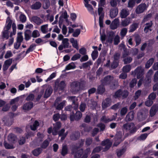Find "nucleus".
<instances>
[{"mask_svg":"<svg viewBox=\"0 0 158 158\" xmlns=\"http://www.w3.org/2000/svg\"><path fill=\"white\" fill-rule=\"evenodd\" d=\"M6 22L7 24L5 25L2 32L1 36L3 40L8 39L9 37V30L11 27L12 23V20L9 17L7 18Z\"/></svg>","mask_w":158,"mask_h":158,"instance_id":"1","label":"nucleus"},{"mask_svg":"<svg viewBox=\"0 0 158 158\" xmlns=\"http://www.w3.org/2000/svg\"><path fill=\"white\" fill-rule=\"evenodd\" d=\"M129 92L127 90L122 91L121 89H119L116 91L113 97L115 98H118L122 97L123 98H126L128 96Z\"/></svg>","mask_w":158,"mask_h":158,"instance_id":"2","label":"nucleus"},{"mask_svg":"<svg viewBox=\"0 0 158 158\" xmlns=\"http://www.w3.org/2000/svg\"><path fill=\"white\" fill-rule=\"evenodd\" d=\"M82 113L79 111H76L75 114L72 111L71 112L69 117L71 122H73L74 120L78 121L80 120L82 116Z\"/></svg>","mask_w":158,"mask_h":158,"instance_id":"3","label":"nucleus"},{"mask_svg":"<svg viewBox=\"0 0 158 158\" xmlns=\"http://www.w3.org/2000/svg\"><path fill=\"white\" fill-rule=\"evenodd\" d=\"M144 70L142 69L141 66H138L135 69L134 71L131 72V74L135 76H137L138 79L141 78L144 74Z\"/></svg>","mask_w":158,"mask_h":158,"instance_id":"4","label":"nucleus"},{"mask_svg":"<svg viewBox=\"0 0 158 158\" xmlns=\"http://www.w3.org/2000/svg\"><path fill=\"white\" fill-rule=\"evenodd\" d=\"M114 80V77L111 75H107L101 80L102 84L104 85H110Z\"/></svg>","mask_w":158,"mask_h":158,"instance_id":"5","label":"nucleus"},{"mask_svg":"<svg viewBox=\"0 0 158 158\" xmlns=\"http://www.w3.org/2000/svg\"><path fill=\"white\" fill-rule=\"evenodd\" d=\"M66 86L65 82L64 81H61L59 83L57 84L56 83L54 89L55 91H63Z\"/></svg>","mask_w":158,"mask_h":158,"instance_id":"6","label":"nucleus"},{"mask_svg":"<svg viewBox=\"0 0 158 158\" xmlns=\"http://www.w3.org/2000/svg\"><path fill=\"white\" fill-rule=\"evenodd\" d=\"M148 6L145 3H142L139 5L136 8L135 11L137 14H140L143 13L147 10Z\"/></svg>","mask_w":158,"mask_h":158,"instance_id":"7","label":"nucleus"},{"mask_svg":"<svg viewBox=\"0 0 158 158\" xmlns=\"http://www.w3.org/2000/svg\"><path fill=\"white\" fill-rule=\"evenodd\" d=\"M101 144L102 146L105 147L104 149V151L108 150L111 147L112 144V143L110 142L109 139L103 140L101 143Z\"/></svg>","mask_w":158,"mask_h":158,"instance_id":"8","label":"nucleus"},{"mask_svg":"<svg viewBox=\"0 0 158 158\" xmlns=\"http://www.w3.org/2000/svg\"><path fill=\"white\" fill-rule=\"evenodd\" d=\"M54 127L52 129V134L55 135H57L58 130L61 126V123L59 122H56L55 124H54Z\"/></svg>","mask_w":158,"mask_h":158,"instance_id":"9","label":"nucleus"},{"mask_svg":"<svg viewBox=\"0 0 158 158\" xmlns=\"http://www.w3.org/2000/svg\"><path fill=\"white\" fill-rule=\"evenodd\" d=\"M80 136V134L78 131L73 132L71 135L70 139L72 140H76L78 139Z\"/></svg>","mask_w":158,"mask_h":158,"instance_id":"10","label":"nucleus"},{"mask_svg":"<svg viewBox=\"0 0 158 158\" xmlns=\"http://www.w3.org/2000/svg\"><path fill=\"white\" fill-rule=\"evenodd\" d=\"M119 20L118 19H115L110 24V28L112 30H115L117 28L119 25Z\"/></svg>","mask_w":158,"mask_h":158,"instance_id":"11","label":"nucleus"},{"mask_svg":"<svg viewBox=\"0 0 158 158\" xmlns=\"http://www.w3.org/2000/svg\"><path fill=\"white\" fill-rule=\"evenodd\" d=\"M158 109L157 105H153L151 107L150 110V114L151 117L154 116L156 113Z\"/></svg>","mask_w":158,"mask_h":158,"instance_id":"12","label":"nucleus"},{"mask_svg":"<svg viewBox=\"0 0 158 158\" xmlns=\"http://www.w3.org/2000/svg\"><path fill=\"white\" fill-rule=\"evenodd\" d=\"M111 99L109 98H106L105 100L102 102V107L103 109H104L110 105Z\"/></svg>","mask_w":158,"mask_h":158,"instance_id":"13","label":"nucleus"},{"mask_svg":"<svg viewBox=\"0 0 158 158\" xmlns=\"http://www.w3.org/2000/svg\"><path fill=\"white\" fill-rule=\"evenodd\" d=\"M110 15L111 18L115 17L118 13V10L117 8L111 9L110 10Z\"/></svg>","mask_w":158,"mask_h":158,"instance_id":"14","label":"nucleus"},{"mask_svg":"<svg viewBox=\"0 0 158 158\" xmlns=\"http://www.w3.org/2000/svg\"><path fill=\"white\" fill-rule=\"evenodd\" d=\"M131 23V18L129 17L126 18L121 20L120 25L121 27H126L127 26Z\"/></svg>","mask_w":158,"mask_h":158,"instance_id":"15","label":"nucleus"},{"mask_svg":"<svg viewBox=\"0 0 158 158\" xmlns=\"http://www.w3.org/2000/svg\"><path fill=\"white\" fill-rule=\"evenodd\" d=\"M33 103L32 102H29L24 104L23 106V109L24 110H30L33 107Z\"/></svg>","mask_w":158,"mask_h":158,"instance_id":"16","label":"nucleus"},{"mask_svg":"<svg viewBox=\"0 0 158 158\" xmlns=\"http://www.w3.org/2000/svg\"><path fill=\"white\" fill-rule=\"evenodd\" d=\"M153 25V23L152 21H151L150 22L146 23L145 24L146 26L144 29V31L146 33H147L149 31H151L152 29L151 28Z\"/></svg>","mask_w":158,"mask_h":158,"instance_id":"17","label":"nucleus"},{"mask_svg":"<svg viewBox=\"0 0 158 158\" xmlns=\"http://www.w3.org/2000/svg\"><path fill=\"white\" fill-rule=\"evenodd\" d=\"M16 136L12 133L10 134L8 136V141L10 143H15L16 142Z\"/></svg>","mask_w":158,"mask_h":158,"instance_id":"18","label":"nucleus"},{"mask_svg":"<svg viewBox=\"0 0 158 158\" xmlns=\"http://www.w3.org/2000/svg\"><path fill=\"white\" fill-rule=\"evenodd\" d=\"M32 21L37 25H40L43 22V20L37 16H34L32 17Z\"/></svg>","mask_w":158,"mask_h":158,"instance_id":"19","label":"nucleus"},{"mask_svg":"<svg viewBox=\"0 0 158 158\" xmlns=\"http://www.w3.org/2000/svg\"><path fill=\"white\" fill-rule=\"evenodd\" d=\"M52 92V88H47L45 91L44 98H47L49 97Z\"/></svg>","mask_w":158,"mask_h":158,"instance_id":"20","label":"nucleus"},{"mask_svg":"<svg viewBox=\"0 0 158 158\" xmlns=\"http://www.w3.org/2000/svg\"><path fill=\"white\" fill-rule=\"evenodd\" d=\"M134 124L133 123H126L124 124L123 126V130H125L127 131H130L131 129L132 126L134 127Z\"/></svg>","mask_w":158,"mask_h":158,"instance_id":"21","label":"nucleus"},{"mask_svg":"<svg viewBox=\"0 0 158 158\" xmlns=\"http://www.w3.org/2000/svg\"><path fill=\"white\" fill-rule=\"evenodd\" d=\"M75 98L76 97L74 96H70L69 98V99L72 102V105H74V109L75 110H76L77 109L78 106V105L76 102Z\"/></svg>","mask_w":158,"mask_h":158,"instance_id":"22","label":"nucleus"},{"mask_svg":"<svg viewBox=\"0 0 158 158\" xmlns=\"http://www.w3.org/2000/svg\"><path fill=\"white\" fill-rule=\"evenodd\" d=\"M134 118V113L133 112H130L127 115L125 118L126 121H130L132 120Z\"/></svg>","mask_w":158,"mask_h":158,"instance_id":"23","label":"nucleus"},{"mask_svg":"<svg viewBox=\"0 0 158 158\" xmlns=\"http://www.w3.org/2000/svg\"><path fill=\"white\" fill-rule=\"evenodd\" d=\"M103 85L102 84L99 85L97 88L98 94H102L105 91V89Z\"/></svg>","mask_w":158,"mask_h":158,"instance_id":"24","label":"nucleus"},{"mask_svg":"<svg viewBox=\"0 0 158 158\" xmlns=\"http://www.w3.org/2000/svg\"><path fill=\"white\" fill-rule=\"evenodd\" d=\"M68 149L67 145H62L61 154L63 156H64L68 153Z\"/></svg>","mask_w":158,"mask_h":158,"instance_id":"25","label":"nucleus"},{"mask_svg":"<svg viewBox=\"0 0 158 158\" xmlns=\"http://www.w3.org/2000/svg\"><path fill=\"white\" fill-rule=\"evenodd\" d=\"M41 6V3L39 2H36L31 6V8L33 10L39 9Z\"/></svg>","mask_w":158,"mask_h":158,"instance_id":"26","label":"nucleus"},{"mask_svg":"<svg viewBox=\"0 0 158 158\" xmlns=\"http://www.w3.org/2000/svg\"><path fill=\"white\" fill-rule=\"evenodd\" d=\"M121 138V136L118 135H116L114 137V139L115 142L113 144V146H117L120 143V140Z\"/></svg>","mask_w":158,"mask_h":158,"instance_id":"27","label":"nucleus"},{"mask_svg":"<svg viewBox=\"0 0 158 158\" xmlns=\"http://www.w3.org/2000/svg\"><path fill=\"white\" fill-rule=\"evenodd\" d=\"M128 12L125 9H123L120 12V16L122 18H125L129 15Z\"/></svg>","mask_w":158,"mask_h":158,"instance_id":"28","label":"nucleus"},{"mask_svg":"<svg viewBox=\"0 0 158 158\" xmlns=\"http://www.w3.org/2000/svg\"><path fill=\"white\" fill-rule=\"evenodd\" d=\"M126 151V149L124 148L121 149L117 150L116 152L118 157L119 158Z\"/></svg>","mask_w":158,"mask_h":158,"instance_id":"29","label":"nucleus"},{"mask_svg":"<svg viewBox=\"0 0 158 158\" xmlns=\"http://www.w3.org/2000/svg\"><path fill=\"white\" fill-rule=\"evenodd\" d=\"M42 149L40 148L35 149L32 152V153L35 156H38L41 152Z\"/></svg>","mask_w":158,"mask_h":158,"instance_id":"30","label":"nucleus"},{"mask_svg":"<svg viewBox=\"0 0 158 158\" xmlns=\"http://www.w3.org/2000/svg\"><path fill=\"white\" fill-rule=\"evenodd\" d=\"M79 81H77L73 82L70 84L72 88L75 90L78 91L79 89H77L79 87Z\"/></svg>","mask_w":158,"mask_h":158,"instance_id":"31","label":"nucleus"},{"mask_svg":"<svg viewBox=\"0 0 158 158\" xmlns=\"http://www.w3.org/2000/svg\"><path fill=\"white\" fill-rule=\"evenodd\" d=\"M70 41V42L72 44L73 47L76 48L77 50H78L79 47L77 41L76 40H75L73 38H71Z\"/></svg>","mask_w":158,"mask_h":158,"instance_id":"32","label":"nucleus"},{"mask_svg":"<svg viewBox=\"0 0 158 158\" xmlns=\"http://www.w3.org/2000/svg\"><path fill=\"white\" fill-rule=\"evenodd\" d=\"M154 59L153 58H150L148 60L145 64V67L146 69L149 68L152 65L154 62Z\"/></svg>","mask_w":158,"mask_h":158,"instance_id":"33","label":"nucleus"},{"mask_svg":"<svg viewBox=\"0 0 158 158\" xmlns=\"http://www.w3.org/2000/svg\"><path fill=\"white\" fill-rule=\"evenodd\" d=\"M76 68V66L74 62H72L69 64L65 67V70H69L71 69H74Z\"/></svg>","mask_w":158,"mask_h":158,"instance_id":"34","label":"nucleus"},{"mask_svg":"<svg viewBox=\"0 0 158 158\" xmlns=\"http://www.w3.org/2000/svg\"><path fill=\"white\" fill-rule=\"evenodd\" d=\"M83 152V150L81 149L78 150L77 152L74 153V156L75 158H80L81 157Z\"/></svg>","mask_w":158,"mask_h":158,"instance_id":"35","label":"nucleus"},{"mask_svg":"<svg viewBox=\"0 0 158 158\" xmlns=\"http://www.w3.org/2000/svg\"><path fill=\"white\" fill-rule=\"evenodd\" d=\"M50 6L49 0H43V8L44 9L46 10L49 8Z\"/></svg>","mask_w":158,"mask_h":158,"instance_id":"36","label":"nucleus"},{"mask_svg":"<svg viewBox=\"0 0 158 158\" xmlns=\"http://www.w3.org/2000/svg\"><path fill=\"white\" fill-rule=\"evenodd\" d=\"M138 27V24L136 23H133L130 27V30L129 32H132L135 31Z\"/></svg>","mask_w":158,"mask_h":158,"instance_id":"37","label":"nucleus"},{"mask_svg":"<svg viewBox=\"0 0 158 158\" xmlns=\"http://www.w3.org/2000/svg\"><path fill=\"white\" fill-rule=\"evenodd\" d=\"M39 125V123L38 121L35 120L32 125H31L30 128L31 130L32 131H35Z\"/></svg>","mask_w":158,"mask_h":158,"instance_id":"38","label":"nucleus"},{"mask_svg":"<svg viewBox=\"0 0 158 158\" xmlns=\"http://www.w3.org/2000/svg\"><path fill=\"white\" fill-rule=\"evenodd\" d=\"M36 46V45L35 44H32L31 45L29 48H28L26 51L25 55L28 53L30 52L33 51V50L35 49Z\"/></svg>","mask_w":158,"mask_h":158,"instance_id":"39","label":"nucleus"},{"mask_svg":"<svg viewBox=\"0 0 158 158\" xmlns=\"http://www.w3.org/2000/svg\"><path fill=\"white\" fill-rule=\"evenodd\" d=\"M69 40L68 38H64L62 41V43L64 45V48H67L69 47Z\"/></svg>","mask_w":158,"mask_h":158,"instance_id":"40","label":"nucleus"},{"mask_svg":"<svg viewBox=\"0 0 158 158\" xmlns=\"http://www.w3.org/2000/svg\"><path fill=\"white\" fill-rule=\"evenodd\" d=\"M49 143V142L47 139H46L44 141L41 145L40 147L42 148L46 149L48 146Z\"/></svg>","mask_w":158,"mask_h":158,"instance_id":"41","label":"nucleus"},{"mask_svg":"<svg viewBox=\"0 0 158 158\" xmlns=\"http://www.w3.org/2000/svg\"><path fill=\"white\" fill-rule=\"evenodd\" d=\"M135 40L136 43V45H139L141 42V38L140 36L138 35H136L135 37Z\"/></svg>","mask_w":158,"mask_h":158,"instance_id":"42","label":"nucleus"},{"mask_svg":"<svg viewBox=\"0 0 158 158\" xmlns=\"http://www.w3.org/2000/svg\"><path fill=\"white\" fill-rule=\"evenodd\" d=\"M127 111V109L126 107H123L121 110L120 116L121 117L124 116Z\"/></svg>","mask_w":158,"mask_h":158,"instance_id":"43","label":"nucleus"},{"mask_svg":"<svg viewBox=\"0 0 158 158\" xmlns=\"http://www.w3.org/2000/svg\"><path fill=\"white\" fill-rule=\"evenodd\" d=\"M48 26V24H46L43 25L41 27V30L43 33L45 34L47 32Z\"/></svg>","mask_w":158,"mask_h":158,"instance_id":"44","label":"nucleus"},{"mask_svg":"<svg viewBox=\"0 0 158 158\" xmlns=\"http://www.w3.org/2000/svg\"><path fill=\"white\" fill-rule=\"evenodd\" d=\"M79 83V89H83L85 87V81L84 80H81Z\"/></svg>","mask_w":158,"mask_h":158,"instance_id":"45","label":"nucleus"},{"mask_svg":"<svg viewBox=\"0 0 158 158\" xmlns=\"http://www.w3.org/2000/svg\"><path fill=\"white\" fill-rule=\"evenodd\" d=\"M85 2V6L87 8L88 10L89 11H91L93 10V8L92 6L88 3V0H84Z\"/></svg>","mask_w":158,"mask_h":158,"instance_id":"46","label":"nucleus"},{"mask_svg":"<svg viewBox=\"0 0 158 158\" xmlns=\"http://www.w3.org/2000/svg\"><path fill=\"white\" fill-rule=\"evenodd\" d=\"M92 64L93 63L92 61L89 60L86 62L83 63L82 66L83 68L86 69Z\"/></svg>","mask_w":158,"mask_h":158,"instance_id":"47","label":"nucleus"},{"mask_svg":"<svg viewBox=\"0 0 158 158\" xmlns=\"http://www.w3.org/2000/svg\"><path fill=\"white\" fill-rule=\"evenodd\" d=\"M65 102L66 101L64 100L60 103V104H58V105L56 106V109L58 110H62L65 105Z\"/></svg>","mask_w":158,"mask_h":158,"instance_id":"48","label":"nucleus"},{"mask_svg":"<svg viewBox=\"0 0 158 158\" xmlns=\"http://www.w3.org/2000/svg\"><path fill=\"white\" fill-rule=\"evenodd\" d=\"M148 134L147 133L143 134L137 138V139L139 140H144L147 138Z\"/></svg>","mask_w":158,"mask_h":158,"instance_id":"49","label":"nucleus"},{"mask_svg":"<svg viewBox=\"0 0 158 158\" xmlns=\"http://www.w3.org/2000/svg\"><path fill=\"white\" fill-rule=\"evenodd\" d=\"M131 69V66L130 65H127L123 68V71L124 72L127 73L129 72Z\"/></svg>","mask_w":158,"mask_h":158,"instance_id":"50","label":"nucleus"},{"mask_svg":"<svg viewBox=\"0 0 158 158\" xmlns=\"http://www.w3.org/2000/svg\"><path fill=\"white\" fill-rule=\"evenodd\" d=\"M5 148L7 149H12L14 148L13 145L7 143L6 141H5L3 143Z\"/></svg>","mask_w":158,"mask_h":158,"instance_id":"51","label":"nucleus"},{"mask_svg":"<svg viewBox=\"0 0 158 158\" xmlns=\"http://www.w3.org/2000/svg\"><path fill=\"white\" fill-rule=\"evenodd\" d=\"M118 61L114 60L113 61L111 64L110 68L112 69L116 68L118 65Z\"/></svg>","mask_w":158,"mask_h":158,"instance_id":"52","label":"nucleus"},{"mask_svg":"<svg viewBox=\"0 0 158 158\" xmlns=\"http://www.w3.org/2000/svg\"><path fill=\"white\" fill-rule=\"evenodd\" d=\"M44 93V90L43 89L41 90L39 93V94H38L37 97L36 98L35 101H34L35 102H39L41 99Z\"/></svg>","mask_w":158,"mask_h":158,"instance_id":"53","label":"nucleus"},{"mask_svg":"<svg viewBox=\"0 0 158 158\" xmlns=\"http://www.w3.org/2000/svg\"><path fill=\"white\" fill-rule=\"evenodd\" d=\"M136 0H129L128 3V7L133 8L135 5Z\"/></svg>","mask_w":158,"mask_h":158,"instance_id":"54","label":"nucleus"},{"mask_svg":"<svg viewBox=\"0 0 158 158\" xmlns=\"http://www.w3.org/2000/svg\"><path fill=\"white\" fill-rule=\"evenodd\" d=\"M40 35V34L37 30H34L32 33L31 36L34 38L39 37Z\"/></svg>","mask_w":158,"mask_h":158,"instance_id":"55","label":"nucleus"},{"mask_svg":"<svg viewBox=\"0 0 158 158\" xmlns=\"http://www.w3.org/2000/svg\"><path fill=\"white\" fill-rule=\"evenodd\" d=\"M98 52L97 50H94L93 51L91 54V56L93 60L97 58L98 56Z\"/></svg>","mask_w":158,"mask_h":158,"instance_id":"56","label":"nucleus"},{"mask_svg":"<svg viewBox=\"0 0 158 158\" xmlns=\"http://www.w3.org/2000/svg\"><path fill=\"white\" fill-rule=\"evenodd\" d=\"M132 58L131 57H128L124 59L123 61L125 64L131 63L132 60Z\"/></svg>","mask_w":158,"mask_h":158,"instance_id":"57","label":"nucleus"},{"mask_svg":"<svg viewBox=\"0 0 158 158\" xmlns=\"http://www.w3.org/2000/svg\"><path fill=\"white\" fill-rule=\"evenodd\" d=\"M137 83V80L135 78H134L132 80L129 84V86L132 88L136 85Z\"/></svg>","mask_w":158,"mask_h":158,"instance_id":"58","label":"nucleus"},{"mask_svg":"<svg viewBox=\"0 0 158 158\" xmlns=\"http://www.w3.org/2000/svg\"><path fill=\"white\" fill-rule=\"evenodd\" d=\"M127 32V29L126 28H123L120 31V35L122 37H124Z\"/></svg>","mask_w":158,"mask_h":158,"instance_id":"59","label":"nucleus"},{"mask_svg":"<svg viewBox=\"0 0 158 158\" xmlns=\"http://www.w3.org/2000/svg\"><path fill=\"white\" fill-rule=\"evenodd\" d=\"M97 127L100 128V131H103L105 129L106 126L104 123H100L97 125Z\"/></svg>","mask_w":158,"mask_h":158,"instance_id":"60","label":"nucleus"},{"mask_svg":"<svg viewBox=\"0 0 158 158\" xmlns=\"http://www.w3.org/2000/svg\"><path fill=\"white\" fill-rule=\"evenodd\" d=\"M35 96L34 94H30L26 98V100L27 101H33L34 98Z\"/></svg>","mask_w":158,"mask_h":158,"instance_id":"61","label":"nucleus"},{"mask_svg":"<svg viewBox=\"0 0 158 158\" xmlns=\"http://www.w3.org/2000/svg\"><path fill=\"white\" fill-rule=\"evenodd\" d=\"M81 33V30L79 29H77L75 31L73 32V36L74 37H77Z\"/></svg>","mask_w":158,"mask_h":158,"instance_id":"62","label":"nucleus"},{"mask_svg":"<svg viewBox=\"0 0 158 158\" xmlns=\"http://www.w3.org/2000/svg\"><path fill=\"white\" fill-rule=\"evenodd\" d=\"M81 55L79 53H77L74 55L71 58V60L73 61H75L79 59Z\"/></svg>","mask_w":158,"mask_h":158,"instance_id":"63","label":"nucleus"},{"mask_svg":"<svg viewBox=\"0 0 158 158\" xmlns=\"http://www.w3.org/2000/svg\"><path fill=\"white\" fill-rule=\"evenodd\" d=\"M26 142V138L24 137H22L18 141L19 144L20 145L24 144Z\"/></svg>","mask_w":158,"mask_h":158,"instance_id":"64","label":"nucleus"}]
</instances>
